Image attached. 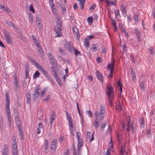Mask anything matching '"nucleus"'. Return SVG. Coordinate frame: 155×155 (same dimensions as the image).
<instances>
[{
	"instance_id": "obj_8",
	"label": "nucleus",
	"mask_w": 155,
	"mask_h": 155,
	"mask_svg": "<svg viewBox=\"0 0 155 155\" xmlns=\"http://www.w3.org/2000/svg\"><path fill=\"white\" fill-rule=\"evenodd\" d=\"M48 54V58L51 63L54 65V66L56 67V62L55 61V60L53 56L51 55V54L50 53H49Z\"/></svg>"
},
{
	"instance_id": "obj_34",
	"label": "nucleus",
	"mask_w": 155,
	"mask_h": 155,
	"mask_svg": "<svg viewBox=\"0 0 155 155\" xmlns=\"http://www.w3.org/2000/svg\"><path fill=\"white\" fill-rule=\"evenodd\" d=\"M47 88H45L44 89L41 94V97H42L43 95L45 94V93L46 91L47 90Z\"/></svg>"
},
{
	"instance_id": "obj_62",
	"label": "nucleus",
	"mask_w": 155,
	"mask_h": 155,
	"mask_svg": "<svg viewBox=\"0 0 155 155\" xmlns=\"http://www.w3.org/2000/svg\"><path fill=\"white\" fill-rule=\"evenodd\" d=\"M131 127L132 133L133 134L135 131V127L134 126V124L133 123L131 124Z\"/></svg>"
},
{
	"instance_id": "obj_37",
	"label": "nucleus",
	"mask_w": 155,
	"mask_h": 155,
	"mask_svg": "<svg viewBox=\"0 0 155 155\" xmlns=\"http://www.w3.org/2000/svg\"><path fill=\"white\" fill-rule=\"evenodd\" d=\"M124 147H123L121 146L120 151V154H121V155H123L124 153Z\"/></svg>"
},
{
	"instance_id": "obj_40",
	"label": "nucleus",
	"mask_w": 155,
	"mask_h": 155,
	"mask_svg": "<svg viewBox=\"0 0 155 155\" xmlns=\"http://www.w3.org/2000/svg\"><path fill=\"white\" fill-rule=\"evenodd\" d=\"M134 18L135 22L136 23L137 22H138V15H134Z\"/></svg>"
},
{
	"instance_id": "obj_4",
	"label": "nucleus",
	"mask_w": 155,
	"mask_h": 155,
	"mask_svg": "<svg viewBox=\"0 0 155 155\" xmlns=\"http://www.w3.org/2000/svg\"><path fill=\"white\" fill-rule=\"evenodd\" d=\"M3 34L7 43L9 44L11 43L12 42V39L9 32L6 29H4L3 30Z\"/></svg>"
},
{
	"instance_id": "obj_21",
	"label": "nucleus",
	"mask_w": 155,
	"mask_h": 155,
	"mask_svg": "<svg viewBox=\"0 0 155 155\" xmlns=\"http://www.w3.org/2000/svg\"><path fill=\"white\" fill-rule=\"evenodd\" d=\"M66 117L68 121L71 122V121H72L71 118V117L67 111L66 112Z\"/></svg>"
},
{
	"instance_id": "obj_7",
	"label": "nucleus",
	"mask_w": 155,
	"mask_h": 155,
	"mask_svg": "<svg viewBox=\"0 0 155 155\" xmlns=\"http://www.w3.org/2000/svg\"><path fill=\"white\" fill-rule=\"evenodd\" d=\"M104 108L103 106L101 107L99 120H101L104 118V114L105 113Z\"/></svg>"
},
{
	"instance_id": "obj_19",
	"label": "nucleus",
	"mask_w": 155,
	"mask_h": 155,
	"mask_svg": "<svg viewBox=\"0 0 155 155\" xmlns=\"http://www.w3.org/2000/svg\"><path fill=\"white\" fill-rule=\"evenodd\" d=\"M107 123L105 121L103 122L101 124V127L100 128V130H103L105 128V126L107 125Z\"/></svg>"
},
{
	"instance_id": "obj_55",
	"label": "nucleus",
	"mask_w": 155,
	"mask_h": 155,
	"mask_svg": "<svg viewBox=\"0 0 155 155\" xmlns=\"http://www.w3.org/2000/svg\"><path fill=\"white\" fill-rule=\"evenodd\" d=\"M130 57L131 58V60L133 61V62L135 64V61H134V55L133 54L130 55Z\"/></svg>"
},
{
	"instance_id": "obj_49",
	"label": "nucleus",
	"mask_w": 155,
	"mask_h": 155,
	"mask_svg": "<svg viewBox=\"0 0 155 155\" xmlns=\"http://www.w3.org/2000/svg\"><path fill=\"white\" fill-rule=\"evenodd\" d=\"M76 104H77V109H78V113H79V115L80 116H81V114L80 112V109H79V107L78 104V103L77 102H76Z\"/></svg>"
},
{
	"instance_id": "obj_58",
	"label": "nucleus",
	"mask_w": 155,
	"mask_h": 155,
	"mask_svg": "<svg viewBox=\"0 0 155 155\" xmlns=\"http://www.w3.org/2000/svg\"><path fill=\"white\" fill-rule=\"evenodd\" d=\"M117 139L118 143L119 144L121 142H120V138L118 134H117Z\"/></svg>"
},
{
	"instance_id": "obj_1",
	"label": "nucleus",
	"mask_w": 155,
	"mask_h": 155,
	"mask_svg": "<svg viewBox=\"0 0 155 155\" xmlns=\"http://www.w3.org/2000/svg\"><path fill=\"white\" fill-rule=\"evenodd\" d=\"M56 20H58V21L57 22V26H55L54 28V30L55 31L57 34L56 37L61 36H62V33L61 32L62 28H61V22L59 18H56Z\"/></svg>"
},
{
	"instance_id": "obj_15",
	"label": "nucleus",
	"mask_w": 155,
	"mask_h": 155,
	"mask_svg": "<svg viewBox=\"0 0 155 155\" xmlns=\"http://www.w3.org/2000/svg\"><path fill=\"white\" fill-rule=\"evenodd\" d=\"M88 24L91 25L93 22V18L92 17H89L87 19Z\"/></svg>"
},
{
	"instance_id": "obj_31",
	"label": "nucleus",
	"mask_w": 155,
	"mask_h": 155,
	"mask_svg": "<svg viewBox=\"0 0 155 155\" xmlns=\"http://www.w3.org/2000/svg\"><path fill=\"white\" fill-rule=\"evenodd\" d=\"M49 3L51 7H55V5L53 2V0H49Z\"/></svg>"
},
{
	"instance_id": "obj_33",
	"label": "nucleus",
	"mask_w": 155,
	"mask_h": 155,
	"mask_svg": "<svg viewBox=\"0 0 155 155\" xmlns=\"http://www.w3.org/2000/svg\"><path fill=\"white\" fill-rule=\"evenodd\" d=\"M71 150L73 152V155H77L76 152V149L75 147L74 146L71 149Z\"/></svg>"
},
{
	"instance_id": "obj_38",
	"label": "nucleus",
	"mask_w": 155,
	"mask_h": 155,
	"mask_svg": "<svg viewBox=\"0 0 155 155\" xmlns=\"http://www.w3.org/2000/svg\"><path fill=\"white\" fill-rule=\"evenodd\" d=\"M86 112L90 117H92V113L91 110H87Z\"/></svg>"
},
{
	"instance_id": "obj_50",
	"label": "nucleus",
	"mask_w": 155,
	"mask_h": 155,
	"mask_svg": "<svg viewBox=\"0 0 155 155\" xmlns=\"http://www.w3.org/2000/svg\"><path fill=\"white\" fill-rule=\"evenodd\" d=\"M18 129L19 132L23 131L22 130V127L21 125L18 126Z\"/></svg>"
},
{
	"instance_id": "obj_29",
	"label": "nucleus",
	"mask_w": 155,
	"mask_h": 155,
	"mask_svg": "<svg viewBox=\"0 0 155 155\" xmlns=\"http://www.w3.org/2000/svg\"><path fill=\"white\" fill-rule=\"evenodd\" d=\"M55 117V113L53 111L52 113V115L50 118V120H54Z\"/></svg>"
},
{
	"instance_id": "obj_22",
	"label": "nucleus",
	"mask_w": 155,
	"mask_h": 155,
	"mask_svg": "<svg viewBox=\"0 0 155 155\" xmlns=\"http://www.w3.org/2000/svg\"><path fill=\"white\" fill-rule=\"evenodd\" d=\"M39 72L38 71H36L34 74L33 78L34 79L36 78L37 77H39Z\"/></svg>"
},
{
	"instance_id": "obj_30",
	"label": "nucleus",
	"mask_w": 155,
	"mask_h": 155,
	"mask_svg": "<svg viewBox=\"0 0 155 155\" xmlns=\"http://www.w3.org/2000/svg\"><path fill=\"white\" fill-rule=\"evenodd\" d=\"M55 79H56V81L58 83V84L60 85V86H61V85L62 84V83H61V81L60 79L59 78L58 76H57L55 77Z\"/></svg>"
},
{
	"instance_id": "obj_35",
	"label": "nucleus",
	"mask_w": 155,
	"mask_h": 155,
	"mask_svg": "<svg viewBox=\"0 0 155 155\" xmlns=\"http://www.w3.org/2000/svg\"><path fill=\"white\" fill-rule=\"evenodd\" d=\"M140 87L143 91H144L145 89L144 85L143 82H141L140 84Z\"/></svg>"
},
{
	"instance_id": "obj_20",
	"label": "nucleus",
	"mask_w": 155,
	"mask_h": 155,
	"mask_svg": "<svg viewBox=\"0 0 155 155\" xmlns=\"http://www.w3.org/2000/svg\"><path fill=\"white\" fill-rule=\"evenodd\" d=\"M95 120L94 123V126L95 128L97 129L100 123H99V121H100L99 120Z\"/></svg>"
},
{
	"instance_id": "obj_16",
	"label": "nucleus",
	"mask_w": 155,
	"mask_h": 155,
	"mask_svg": "<svg viewBox=\"0 0 155 155\" xmlns=\"http://www.w3.org/2000/svg\"><path fill=\"white\" fill-rule=\"evenodd\" d=\"M12 147V153L13 155H15L17 154L18 152L17 147Z\"/></svg>"
},
{
	"instance_id": "obj_25",
	"label": "nucleus",
	"mask_w": 155,
	"mask_h": 155,
	"mask_svg": "<svg viewBox=\"0 0 155 155\" xmlns=\"http://www.w3.org/2000/svg\"><path fill=\"white\" fill-rule=\"evenodd\" d=\"M37 49H38V51H39L41 54L42 55H43L44 54V53L43 52V51L41 50V47L38 46V44L37 45Z\"/></svg>"
},
{
	"instance_id": "obj_43",
	"label": "nucleus",
	"mask_w": 155,
	"mask_h": 155,
	"mask_svg": "<svg viewBox=\"0 0 155 155\" xmlns=\"http://www.w3.org/2000/svg\"><path fill=\"white\" fill-rule=\"evenodd\" d=\"M45 76L47 78V79L48 80L51 81H52V78L48 74L47 75H46Z\"/></svg>"
},
{
	"instance_id": "obj_48",
	"label": "nucleus",
	"mask_w": 155,
	"mask_h": 155,
	"mask_svg": "<svg viewBox=\"0 0 155 155\" xmlns=\"http://www.w3.org/2000/svg\"><path fill=\"white\" fill-rule=\"evenodd\" d=\"M17 147V144L16 142V140L12 141V147Z\"/></svg>"
},
{
	"instance_id": "obj_41",
	"label": "nucleus",
	"mask_w": 155,
	"mask_h": 155,
	"mask_svg": "<svg viewBox=\"0 0 155 155\" xmlns=\"http://www.w3.org/2000/svg\"><path fill=\"white\" fill-rule=\"evenodd\" d=\"M15 88H17L18 87V83L17 81V78L16 75L15 76Z\"/></svg>"
},
{
	"instance_id": "obj_11",
	"label": "nucleus",
	"mask_w": 155,
	"mask_h": 155,
	"mask_svg": "<svg viewBox=\"0 0 155 155\" xmlns=\"http://www.w3.org/2000/svg\"><path fill=\"white\" fill-rule=\"evenodd\" d=\"M72 28L73 33L75 34L77 38L79 39L80 35L78 29L77 28H75L74 27H72Z\"/></svg>"
},
{
	"instance_id": "obj_26",
	"label": "nucleus",
	"mask_w": 155,
	"mask_h": 155,
	"mask_svg": "<svg viewBox=\"0 0 155 155\" xmlns=\"http://www.w3.org/2000/svg\"><path fill=\"white\" fill-rule=\"evenodd\" d=\"M74 51L76 56L81 55V53L77 49L75 48L74 49Z\"/></svg>"
},
{
	"instance_id": "obj_56",
	"label": "nucleus",
	"mask_w": 155,
	"mask_h": 155,
	"mask_svg": "<svg viewBox=\"0 0 155 155\" xmlns=\"http://www.w3.org/2000/svg\"><path fill=\"white\" fill-rule=\"evenodd\" d=\"M65 71L66 73V74L65 75L64 77V78L65 77H67L68 76V69L67 67L66 68L65 70Z\"/></svg>"
},
{
	"instance_id": "obj_6",
	"label": "nucleus",
	"mask_w": 155,
	"mask_h": 155,
	"mask_svg": "<svg viewBox=\"0 0 155 155\" xmlns=\"http://www.w3.org/2000/svg\"><path fill=\"white\" fill-rule=\"evenodd\" d=\"M106 92L107 95L108 97H111L112 98H114V91L113 88L109 86V85L107 87L106 90Z\"/></svg>"
},
{
	"instance_id": "obj_64",
	"label": "nucleus",
	"mask_w": 155,
	"mask_h": 155,
	"mask_svg": "<svg viewBox=\"0 0 155 155\" xmlns=\"http://www.w3.org/2000/svg\"><path fill=\"white\" fill-rule=\"evenodd\" d=\"M26 97H27V98H31V96L30 95V92H29L26 95Z\"/></svg>"
},
{
	"instance_id": "obj_54",
	"label": "nucleus",
	"mask_w": 155,
	"mask_h": 155,
	"mask_svg": "<svg viewBox=\"0 0 155 155\" xmlns=\"http://www.w3.org/2000/svg\"><path fill=\"white\" fill-rule=\"evenodd\" d=\"M80 133L78 132H76L77 138L78 140L81 139H80Z\"/></svg>"
},
{
	"instance_id": "obj_32",
	"label": "nucleus",
	"mask_w": 155,
	"mask_h": 155,
	"mask_svg": "<svg viewBox=\"0 0 155 155\" xmlns=\"http://www.w3.org/2000/svg\"><path fill=\"white\" fill-rule=\"evenodd\" d=\"M45 149H48V140L47 139L45 140Z\"/></svg>"
},
{
	"instance_id": "obj_63",
	"label": "nucleus",
	"mask_w": 155,
	"mask_h": 155,
	"mask_svg": "<svg viewBox=\"0 0 155 155\" xmlns=\"http://www.w3.org/2000/svg\"><path fill=\"white\" fill-rule=\"evenodd\" d=\"M79 2V4H84L85 1V0H77Z\"/></svg>"
},
{
	"instance_id": "obj_61",
	"label": "nucleus",
	"mask_w": 155,
	"mask_h": 155,
	"mask_svg": "<svg viewBox=\"0 0 155 155\" xmlns=\"http://www.w3.org/2000/svg\"><path fill=\"white\" fill-rule=\"evenodd\" d=\"M63 136H61L60 138H59V142L60 143H62L63 140Z\"/></svg>"
},
{
	"instance_id": "obj_45",
	"label": "nucleus",
	"mask_w": 155,
	"mask_h": 155,
	"mask_svg": "<svg viewBox=\"0 0 155 155\" xmlns=\"http://www.w3.org/2000/svg\"><path fill=\"white\" fill-rule=\"evenodd\" d=\"M21 136V139L22 140H24V133L23 131L19 132Z\"/></svg>"
},
{
	"instance_id": "obj_47",
	"label": "nucleus",
	"mask_w": 155,
	"mask_h": 155,
	"mask_svg": "<svg viewBox=\"0 0 155 155\" xmlns=\"http://www.w3.org/2000/svg\"><path fill=\"white\" fill-rule=\"evenodd\" d=\"M140 125H141V127H143L145 125L144 120L143 118H142L141 120V121L140 123Z\"/></svg>"
},
{
	"instance_id": "obj_28",
	"label": "nucleus",
	"mask_w": 155,
	"mask_h": 155,
	"mask_svg": "<svg viewBox=\"0 0 155 155\" xmlns=\"http://www.w3.org/2000/svg\"><path fill=\"white\" fill-rule=\"evenodd\" d=\"M78 140V146H79L80 147H82L83 145V143L82 140L81 139Z\"/></svg>"
},
{
	"instance_id": "obj_2",
	"label": "nucleus",
	"mask_w": 155,
	"mask_h": 155,
	"mask_svg": "<svg viewBox=\"0 0 155 155\" xmlns=\"http://www.w3.org/2000/svg\"><path fill=\"white\" fill-rule=\"evenodd\" d=\"M5 96L6 97V104L5 109L7 115H11L10 110L9 108V94L8 93H5Z\"/></svg>"
},
{
	"instance_id": "obj_27",
	"label": "nucleus",
	"mask_w": 155,
	"mask_h": 155,
	"mask_svg": "<svg viewBox=\"0 0 155 155\" xmlns=\"http://www.w3.org/2000/svg\"><path fill=\"white\" fill-rule=\"evenodd\" d=\"M98 46V45L97 44H95L94 45H92V47L91 48L92 49H93L95 51H97V48Z\"/></svg>"
},
{
	"instance_id": "obj_53",
	"label": "nucleus",
	"mask_w": 155,
	"mask_h": 155,
	"mask_svg": "<svg viewBox=\"0 0 155 155\" xmlns=\"http://www.w3.org/2000/svg\"><path fill=\"white\" fill-rule=\"evenodd\" d=\"M99 112L97 111H96L94 113V116L96 117V120H97L98 117Z\"/></svg>"
},
{
	"instance_id": "obj_12",
	"label": "nucleus",
	"mask_w": 155,
	"mask_h": 155,
	"mask_svg": "<svg viewBox=\"0 0 155 155\" xmlns=\"http://www.w3.org/2000/svg\"><path fill=\"white\" fill-rule=\"evenodd\" d=\"M0 8L2 10L6 11L8 13L11 12V10L9 9L1 4H0Z\"/></svg>"
},
{
	"instance_id": "obj_9",
	"label": "nucleus",
	"mask_w": 155,
	"mask_h": 155,
	"mask_svg": "<svg viewBox=\"0 0 155 155\" xmlns=\"http://www.w3.org/2000/svg\"><path fill=\"white\" fill-rule=\"evenodd\" d=\"M95 74L98 79L101 81H103V78L102 74L99 71H96Z\"/></svg>"
},
{
	"instance_id": "obj_10",
	"label": "nucleus",
	"mask_w": 155,
	"mask_h": 155,
	"mask_svg": "<svg viewBox=\"0 0 155 155\" xmlns=\"http://www.w3.org/2000/svg\"><path fill=\"white\" fill-rule=\"evenodd\" d=\"M41 92L40 89L38 87L35 88V91H34V97L35 98H38L39 95V93Z\"/></svg>"
},
{
	"instance_id": "obj_44",
	"label": "nucleus",
	"mask_w": 155,
	"mask_h": 155,
	"mask_svg": "<svg viewBox=\"0 0 155 155\" xmlns=\"http://www.w3.org/2000/svg\"><path fill=\"white\" fill-rule=\"evenodd\" d=\"M29 8L31 11L33 13L35 12V10L34 8L32 6V5L31 4H30L29 5Z\"/></svg>"
},
{
	"instance_id": "obj_52",
	"label": "nucleus",
	"mask_w": 155,
	"mask_h": 155,
	"mask_svg": "<svg viewBox=\"0 0 155 155\" xmlns=\"http://www.w3.org/2000/svg\"><path fill=\"white\" fill-rule=\"evenodd\" d=\"M51 8L53 13H55L56 11V9L55 7H51Z\"/></svg>"
},
{
	"instance_id": "obj_5",
	"label": "nucleus",
	"mask_w": 155,
	"mask_h": 155,
	"mask_svg": "<svg viewBox=\"0 0 155 155\" xmlns=\"http://www.w3.org/2000/svg\"><path fill=\"white\" fill-rule=\"evenodd\" d=\"M114 58H113L112 61L110 64H108L107 67V68L110 70L109 77L110 78H112L113 74V71L114 69Z\"/></svg>"
},
{
	"instance_id": "obj_3",
	"label": "nucleus",
	"mask_w": 155,
	"mask_h": 155,
	"mask_svg": "<svg viewBox=\"0 0 155 155\" xmlns=\"http://www.w3.org/2000/svg\"><path fill=\"white\" fill-rule=\"evenodd\" d=\"M30 59H31V61L33 62V63L34 65L37 68L38 70L40 71H41L45 76L48 74L47 71L46 70L43 69L42 67L39 64L38 62H37L36 61L33 60L31 58H30Z\"/></svg>"
},
{
	"instance_id": "obj_57",
	"label": "nucleus",
	"mask_w": 155,
	"mask_h": 155,
	"mask_svg": "<svg viewBox=\"0 0 155 155\" xmlns=\"http://www.w3.org/2000/svg\"><path fill=\"white\" fill-rule=\"evenodd\" d=\"M117 85L118 87L120 88V87H122V84L120 81H119L117 83Z\"/></svg>"
},
{
	"instance_id": "obj_13",
	"label": "nucleus",
	"mask_w": 155,
	"mask_h": 155,
	"mask_svg": "<svg viewBox=\"0 0 155 155\" xmlns=\"http://www.w3.org/2000/svg\"><path fill=\"white\" fill-rule=\"evenodd\" d=\"M85 42L84 45L86 49H88L89 46V38H86L84 39Z\"/></svg>"
},
{
	"instance_id": "obj_51",
	"label": "nucleus",
	"mask_w": 155,
	"mask_h": 155,
	"mask_svg": "<svg viewBox=\"0 0 155 155\" xmlns=\"http://www.w3.org/2000/svg\"><path fill=\"white\" fill-rule=\"evenodd\" d=\"M101 59L100 57H98L96 58V60L97 61V63H99L101 62Z\"/></svg>"
},
{
	"instance_id": "obj_39",
	"label": "nucleus",
	"mask_w": 155,
	"mask_h": 155,
	"mask_svg": "<svg viewBox=\"0 0 155 155\" xmlns=\"http://www.w3.org/2000/svg\"><path fill=\"white\" fill-rule=\"evenodd\" d=\"M56 145H53L52 144H51V148L52 150H53V152H54L56 150Z\"/></svg>"
},
{
	"instance_id": "obj_17",
	"label": "nucleus",
	"mask_w": 155,
	"mask_h": 155,
	"mask_svg": "<svg viewBox=\"0 0 155 155\" xmlns=\"http://www.w3.org/2000/svg\"><path fill=\"white\" fill-rule=\"evenodd\" d=\"M36 24L37 25V26L40 30H41L42 29V25L41 24V21H36Z\"/></svg>"
},
{
	"instance_id": "obj_46",
	"label": "nucleus",
	"mask_w": 155,
	"mask_h": 155,
	"mask_svg": "<svg viewBox=\"0 0 155 155\" xmlns=\"http://www.w3.org/2000/svg\"><path fill=\"white\" fill-rule=\"evenodd\" d=\"M7 146L6 145H4V150H3V151H4L3 152V153H7Z\"/></svg>"
},
{
	"instance_id": "obj_23",
	"label": "nucleus",
	"mask_w": 155,
	"mask_h": 155,
	"mask_svg": "<svg viewBox=\"0 0 155 155\" xmlns=\"http://www.w3.org/2000/svg\"><path fill=\"white\" fill-rule=\"evenodd\" d=\"M7 116L8 119V123H9V126L10 127H11V126H12V125H11L12 121L11 120V115H7Z\"/></svg>"
},
{
	"instance_id": "obj_24",
	"label": "nucleus",
	"mask_w": 155,
	"mask_h": 155,
	"mask_svg": "<svg viewBox=\"0 0 155 155\" xmlns=\"http://www.w3.org/2000/svg\"><path fill=\"white\" fill-rule=\"evenodd\" d=\"M114 98H112L111 97H108V100L109 101V105L110 106H113V102H112V101Z\"/></svg>"
},
{
	"instance_id": "obj_18",
	"label": "nucleus",
	"mask_w": 155,
	"mask_h": 155,
	"mask_svg": "<svg viewBox=\"0 0 155 155\" xmlns=\"http://www.w3.org/2000/svg\"><path fill=\"white\" fill-rule=\"evenodd\" d=\"M65 47L66 48V50L69 52H70L71 51V48L69 43H68V44H65Z\"/></svg>"
},
{
	"instance_id": "obj_60",
	"label": "nucleus",
	"mask_w": 155,
	"mask_h": 155,
	"mask_svg": "<svg viewBox=\"0 0 155 155\" xmlns=\"http://www.w3.org/2000/svg\"><path fill=\"white\" fill-rule=\"evenodd\" d=\"M50 99V96L49 95H48L46 97V98L44 99H42V101H48Z\"/></svg>"
},
{
	"instance_id": "obj_42",
	"label": "nucleus",
	"mask_w": 155,
	"mask_h": 155,
	"mask_svg": "<svg viewBox=\"0 0 155 155\" xmlns=\"http://www.w3.org/2000/svg\"><path fill=\"white\" fill-rule=\"evenodd\" d=\"M126 46V44L125 43H124L123 44V45H122V46L123 47V50L124 51H127V48Z\"/></svg>"
},
{
	"instance_id": "obj_59",
	"label": "nucleus",
	"mask_w": 155,
	"mask_h": 155,
	"mask_svg": "<svg viewBox=\"0 0 155 155\" xmlns=\"http://www.w3.org/2000/svg\"><path fill=\"white\" fill-rule=\"evenodd\" d=\"M51 71L54 78L57 76L56 72L55 70H52Z\"/></svg>"
},
{
	"instance_id": "obj_36",
	"label": "nucleus",
	"mask_w": 155,
	"mask_h": 155,
	"mask_svg": "<svg viewBox=\"0 0 155 155\" xmlns=\"http://www.w3.org/2000/svg\"><path fill=\"white\" fill-rule=\"evenodd\" d=\"M61 9H62L63 13V14L65 13L66 11L65 10V5H62Z\"/></svg>"
},
{
	"instance_id": "obj_14",
	"label": "nucleus",
	"mask_w": 155,
	"mask_h": 155,
	"mask_svg": "<svg viewBox=\"0 0 155 155\" xmlns=\"http://www.w3.org/2000/svg\"><path fill=\"white\" fill-rule=\"evenodd\" d=\"M5 24L9 25V26L11 27L12 26L13 28L15 29H16V27L14 25V24L11 21H6L5 22Z\"/></svg>"
}]
</instances>
